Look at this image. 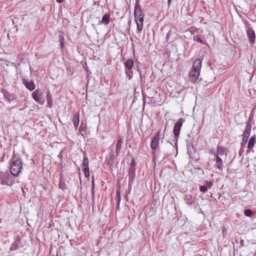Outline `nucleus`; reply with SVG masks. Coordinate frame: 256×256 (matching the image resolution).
<instances>
[{
  "instance_id": "f257e3e1",
  "label": "nucleus",
  "mask_w": 256,
  "mask_h": 256,
  "mask_svg": "<svg viewBox=\"0 0 256 256\" xmlns=\"http://www.w3.org/2000/svg\"><path fill=\"white\" fill-rule=\"evenodd\" d=\"M134 16L136 24V30L138 34L141 32L143 28L144 15L142 14L138 0H136L134 6Z\"/></svg>"
},
{
  "instance_id": "f03ea898",
  "label": "nucleus",
  "mask_w": 256,
  "mask_h": 256,
  "mask_svg": "<svg viewBox=\"0 0 256 256\" xmlns=\"http://www.w3.org/2000/svg\"><path fill=\"white\" fill-rule=\"evenodd\" d=\"M201 66V60L199 58L196 60L194 62L192 70L190 74V79L192 82H195L198 78Z\"/></svg>"
},
{
  "instance_id": "7ed1b4c3",
  "label": "nucleus",
  "mask_w": 256,
  "mask_h": 256,
  "mask_svg": "<svg viewBox=\"0 0 256 256\" xmlns=\"http://www.w3.org/2000/svg\"><path fill=\"white\" fill-rule=\"evenodd\" d=\"M22 165L21 161L16 158H12L10 165V174L13 176H17L21 172Z\"/></svg>"
},
{
  "instance_id": "20e7f679",
  "label": "nucleus",
  "mask_w": 256,
  "mask_h": 256,
  "mask_svg": "<svg viewBox=\"0 0 256 256\" xmlns=\"http://www.w3.org/2000/svg\"><path fill=\"white\" fill-rule=\"evenodd\" d=\"M14 176L8 172H2L0 174V183L4 185L11 186L15 180Z\"/></svg>"
},
{
  "instance_id": "39448f33",
  "label": "nucleus",
  "mask_w": 256,
  "mask_h": 256,
  "mask_svg": "<svg viewBox=\"0 0 256 256\" xmlns=\"http://www.w3.org/2000/svg\"><path fill=\"white\" fill-rule=\"evenodd\" d=\"M246 124V127L244 130L242 134L241 135V136H242V142L241 143V144H246L247 142L248 138L250 136L252 126V122L250 118L248 119Z\"/></svg>"
},
{
  "instance_id": "423d86ee",
  "label": "nucleus",
  "mask_w": 256,
  "mask_h": 256,
  "mask_svg": "<svg viewBox=\"0 0 256 256\" xmlns=\"http://www.w3.org/2000/svg\"><path fill=\"white\" fill-rule=\"evenodd\" d=\"M32 98L34 100L39 104H43L44 101H42L44 98V94L42 90L37 89L34 90L32 94Z\"/></svg>"
},
{
  "instance_id": "0eeeda50",
  "label": "nucleus",
  "mask_w": 256,
  "mask_h": 256,
  "mask_svg": "<svg viewBox=\"0 0 256 256\" xmlns=\"http://www.w3.org/2000/svg\"><path fill=\"white\" fill-rule=\"evenodd\" d=\"M184 122V120L183 118H180L178 120V122L175 124L174 128V130H173V132H174V136L176 138H177L178 136L180 134V128H182Z\"/></svg>"
},
{
  "instance_id": "6e6552de",
  "label": "nucleus",
  "mask_w": 256,
  "mask_h": 256,
  "mask_svg": "<svg viewBox=\"0 0 256 256\" xmlns=\"http://www.w3.org/2000/svg\"><path fill=\"white\" fill-rule=\"evenodd\" d=\"M246 34L248 38V42L251 45H253L255 42L256 35L255 32L252 27L248 26L246 30Z\"/></svg>"
},
{
  "instance_id": "1a4fd4ad",
  "label": "nucleus",
  "mask_w": 256,
  "mask_h": 256,
  "mask_svg": "<svg viewBox=\"0 0 256 256\" xmlns=\"http://www.w3.org/2000/svg\"><path fill=\"white\" fill-rule=\"evenodd\" d=\"M160 132H158L154 136L150 144H160V142L162 144L165 142L164 141V137H162V138H160Z\"/></svg>"
},
{
  "instance_id": "9d476101",
  "label": "nucleus",
  "mask_w": 256,
  "mask_h": 256,
  "mask_svg": "<svg viewBox=\"0 0 256 256\" xmlns=\"http://www.w3.org/2000/svg\"><path fill=\"white\" fill-rule=\"evenodd\" d=\"M25 86L30 91H32L35 89L36 86L33 80H31L28 82V80L24 79L23 80L22 82Z\"/></svg>"
},
{
  "instance_id": "9b49d317",
  "label": "nucleus",
  "mask_w": 256,
  "mask_h": 256,
  "mask_svg": "<svg viewBox=\"0 0 256 256\" xmlns=\"http://www.w3.org/2000/svg\"><path fill=\"white\" fill-rule=\"evenodd\" d=\"M20 240L21 238L18 236H17L14 242L12 244L10 248V250L11 251L16 250L20 246Z\"/></svg>"
},
{
  "instance_id": "f8f14e48",
  "label": "nucleus",
  "mask_w": 256,
  "mask_h": 256,
  "mask_svg": "<svg viewBox=\"0 0 256 256\" xmlns=\"http://www.w3.org/2000/svg\"><path fill=\"white\" fill-rule=\"evenodd\" d=\"M110 14H104L102 19V20L98 22V24H108L110 22Z\"/></svg>"
},
{
  "instance_id": "ddd939ff",
  "label": "nucleus",
  "mask_w": 256,
  "mask_h": 256,
  "mask_svg": "<svg viewBox=\"0 0 256 256\" xmlns=\"http://www.w3.org/2000/svg\"><path fill=\"white\" fill-rule=\"evenodd\" d=\"M134 66V60L132 59H128L124 62L126 70H130Z\"/></svg>"
},
{
  "instance_id": "4468645a",
  "label": "nucleus",
  "mask_w": 256,
  "mask_h": 256,
  "mask_svg": "<svg viewBox=\"0 0 256 256\" xmlns=\"http://www.w3.org/2000/svg\"><path fill=\"white\" fill-rule=\"evenodd\" d=\"M216 165L218 169L222 170V159L219 157L218 155L216 156Z\"/></svg>"
},
{
  "instance_id": "2eb2a0df",
  "label": "nucleus",
  "mask_w": 256,
  "mask_h": 256,
  "mask_svg": "<svg viewBox=\"0 0 256 256\" xmlns=\"http://www.w3.org/2000/svg\"><path fill=\"white\" fill-rule=\"evenodd\" d=\"M226 151L225 149L222 148V146L218 147V154L220 156L226 155Z\"/></svg>"
},
{
  "instance_id": "dca6fc26",
  "label": "nucleus",
  "mask_w": 256,
  "mask_h": 256,
  "mask_svg": "<svg viewBox=\"0 0 256 256\" xmlns=\"http://www.w3.org/2000/svg\"><path fill=\"white\" fill-rule=\"evenodd\" d=\"M46 100L48 106L50 108H52L53 104L52 102V99L51 98V94L50 92H48L46 95Z\"/></svg>"
},
{
  "instance_id": "f3484780",
  "label": "nucleus",
  "mask_w": 256,
  "mask_h": 256,
  "mask_svg": "<svg viewBox=\"0 0 256 256\" xmlns=\"http://www.w3.org/2000/svg\"><path fill=\"white\" fill-rule=\"evenodd\" d=\"M88 159L87 158H84L83 160L82 168H88Z\"/></svg>"
},
{
  "instance_id": "a211bd4d",
  "label": "nucleus",
  "mask_w": 256,
  "mask_h": 256,
  "mask_svg": "<svg viewBox=\"0 0 256 256\" xmlns=\"http://www.w3.org/2000/svg\"><path fill=\"white\" fill-rule=\"evenodd\" d=\"M59 188L62 190H65L67 188L65 182L62 180H60V182Z\"/></svg>"
},
{
  "instance_id": "6ab92c4d",
  "label": "nucleus",
  "mask_w": 256,
  "mask_h": 256,
  "mask_svg": "<svg viewBox=\"0 0 256 256\" xmlns=\"http://www.w3.org/2000/svg\"><path fill=\"white\" fill-rule=\"evenodd\" d=\"M83 172L86 178H88L90 176L89 168H82Z\"/></svg>"
},
{
  "instance_id": "aec40b11",
  "label": "nucleus",
  "mask_w": 256,
  "mask_h": 256,
  "mask_svg": "<svg viewBox=\"0 0 256 256\" xmlns=\"http://www.w3.org/2000/svg\"><path fill=\"white\" fill-rule=\"evenodd\" d=\"M194 41H196L200 44H204V42L202 39L198 36H194Z\"/></svg>"
},
{
  "instance_id": "412c9836",
  "label": "nucleus",
  "mask_w": 256,
  "mask_h": 256,
  "mask_svg": "<svg viewBox=\"0 0 256 256\" xmlns=\"http://www.w3.org/2000/svg\"><path fill=\"white\" fill-rule=\"evenodd\" d=\"M79 114H76L74 115L73 118H72V121L74 122H79Z\"/></svg>"
},
{
  "instance_id": "4be33fe9",
  "label": "nucleus",
  "mask_w": 256,
  "mask_h": 256,
  "mask_svg": "<svg viewBox=\"0 0 256 256\" xmlns=\"http://www.w3.org/2000/svg\"><path fill=\"white\" fill-rule=\"evenodd\" d=\"M252 212L250 210H244V214L246 216H250L252 215Z\"/></svg>"
},
{
  "instance_id": "5701e85b",
  "label": "nucleus",
  "mask_w": 256,
  "mask_h": 256,
  "mask_svg": "<svg viewBox=\"0 0 256 256\" xmlns=\"http://www.w3.org/2000/svg\"><path fill=\"white\" fill-rule=\"evenodd\" d=\"M255 142H256V138H255L254 136L250 138V139L248 141V144H254Z\"/></svg>"
},
{
  "instance_id": "b1692460",
  "label": "nucleus",
  "mask_w": 256,
  "mask_h": 256,
  "mask_svg": "<svg viewBox=\"0 0 256 256\" xmlns=\"http://www.w3.org/2000/svg\"><path fill=\"white\" fill-rule=\"evenodd\" d=\"M192 149H194L193 145H187V150L189 154H192Z\"/></svg>"
},
{
  "instance_id": "393cba45",
  "label": "nucleus",
  "mask_w": 256,
  "mask_h": 256,
  "mask_svg": "<svg viewBox=\"0 0 256 256\" xmlns=\"http://www.w3.org/2000/svg\"><path fill=\"white\" fill-rule=\"evenodd\" d=\"M126 73L127 76L128 77V79L130 80L132 76V72H128V70H126Z\"/></svg>"
},
{
  "instance_id": "a878e982",
  "label": "nucleus",
  "mask_w": 256,
  "mask_h": 256,
  "mask_svg": "<svg viewBox=\"0 0 256 256\" xmlns=\"http://www.w3.org/2000/svg\"><path fill=\"white\" fill-rule=\"evenodd\" d=\"M116 197H120V188H118L116 190Z\"/></svg>"
},
{
  "instance_id": "bb28decb",
  "label": "nucleus",
  "mask_w": 256,
  "mask_h": 256,
  "mask_svg": "<svg viewBox=\"0 0 256 256\" xmlns=\"http://www.w3.org/2000/svg\"><path fill=\"white\" fill-rule=\"evenodd\" d=\"M207 190V188L204 186H202L200 187V191L203 192H205Z\"/></svg>"
},
{
  "instance_id": "cd10ccee",
  "label": "nucleus",
  "mask_w": 256,
  "mask_h": 256,
  "mask_svg": "<svg viewBox=\"0 0 256 256\" xmlns=\"http://www.w3.org/2000/svg\"><path fill=\"white\" fill-rule=\"evenodd\" d=\"M92 196H94V182H92Z\"/></svg>"
},
{
  "instance_id": "c85d7f7f",
  "label": "nucleus",
  "mask_w": 256,
  "mask_h": 256,
  "mask_svg": "<svg viewBox=\"0 0 256 256\" xmlns=\"http://www.w3.org/2000/svg\"><path fill=\"white\" fill-rule=\"evenodd\" d=\"M117 199H118V204H117V206H118V208L119 209L120 208V197H119V198H117Z\"/></svg>"
},
{
  "instance_id": "c756f323",
  "label": "nucleus",
  "mask_w": 256,
  "mask_h": 256,
  "mask_svg": "<svg viewBox=\"0 0 256 256\" xmlns=\"http://www.w3.org/2000/svg\"><path fill=\"white\" fill-rule=\"evenodd\" d=\"M64 38H62L60 40V46H61V48H63V46H64Z\"/></svg>"
},
{
  "instance_id": "7c9ffc66",
  "label": "nucleus",
  "mask_w": 256,
  "mask_h": 256,
  "mask_svg": "<svg viewBox=\"0 0 256 256\" xmlns=\"http://www.w3.org/2000/svg\"><path fill=\"white\" fill-rule=\"evenodd\" d=\"M74 126L75 128L76 129L78 127L79 122H74Z\"/></svg>"
},
{
  "instance_id": "2f4dec72",
  "label": "nucleus",
  "mask_w": 256,
  "mask_h": 256,
  "mask_svg": "<svg viewBox=\"0 0 256 256\" xmlns=\"http://www.w3.org/2000/svg\"><path fill=\"white\" fill-rule=\"evenodd\" d=\"M170 34V32H168V33L167 35H166V40L167 41H168V40H169Z\"/></svg>"
},
{
  "instance_id": "473e14b6",
  "label": "nucleus",
  "mask_w": 256,
  "mask_h": 256,
  "mask_svg": "<svg viewBox=\"0 0 256 256\" xmlns=\"http://www.w3.org/2000/svg\"><path fill=\"white\" fill-rule=\"evenodd\" d=\"M157 145H151V148L152 149L154 150L156 148Z\"/></svg>"
},
{
  "instance_id": "72a5a7b5",
  "label": "nucleus",
  "mask_w": 256,
  "mask_h": 256,
  "mask_svg": "<svg viewBox=\"0 0 256 256\" xmlns=\"http://www.w3.org/2000/svg\"><path fill=\"white\" fill-rule=\"evenodd\" d=\"M254 146V145H250V144H248V148H252L253 147V146Z\"/></svg>"
},
{
  "instance_id": "f704fd0d",
  "label": "nucleus",
  "mask_w": 256,
  "mask_h": 256,
  "mask_svg": "<svg viewBox=\"0 0 256 256\" xmlns=\"http://www.w3.org/2000/svg\"><path fill=\"white\" fill-rule=\"evenodd\" d=\"M172 0H168V6H169L170 5V4H171Z\"/></svg>"
},
{
  "instance_id": "c9c22d12",
  "label": "nucleus",
  "mask_w": 256,
  "mask_h": 256,
  "mask_svg": "<svg viewBox=\"0 0 256 256\" xmlns=\"http://www.w3.org/2000/svg\"><path fill=\"white\" fill-rule=\"evenodd\" d=\"M120 146L121 145H116V150H118V149H120Z\"/></svg>"
},
{
  "instance_id": "e433bc0d",
  "label": "nucleus",
  "mask_w": 256,
  "mask_h": 256,
  "mask_svg": "<svg viewBox=\"0 0 256 256\" xmlns=\"http://www.w3.org/2000/svg\"><path fill=\"white\" fill-rule=\"evenodd\" d=\"M186 142H187V144H190V143H192V142L191 141H190L189 140H186Z\"/></svg>"
},
{
  "instance_id": "4c0bfd02",
  "label": "nucleus",
  "mask_w": 256,
  "mask_h": 256,
  "mask_svg": "<svg viewBox=\"0 0 256 256\" xmlns=\"http://www.w3.org/2000/svg\"><path fill=\"white\" fill-rule=\"evenodd\" d=\"M64 0H56V2L58 3H61L63 2Z\"/></svg>"
},
{
  "instance_id": "58836bf2",
  "label": "nucleus",
  "mask_w": 256,
  "mask_h": 256,
  "mask_svg": "<svg viewBox=\"0 0 256 256\" xmlns=\"http://www.w3.org/2000/svg\"><path fill=\"white\" fill-rule=\"evenodd\" d=\"M121 140H119L117 144H120V142H121Z\"/></svg>"
}]
</instances>
